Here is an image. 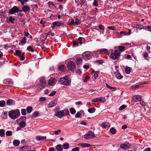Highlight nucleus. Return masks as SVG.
I'll return each mask as SVG.
<instances>
[{"label":"nucleus","instance_id":"f257e3e1","mask_svg":"<svg viewBox=\"0 0 151 151\" xmlns=\"http://www.w3.org/2000/svg\"><path fill=\"white\" fill-rule=\"evenodd\" d=\"M20 115V112L18 109L12 110L9 111V116L10 118L14 119H17Z\"/></svg>","mask_w":151,"mask_h":151},{"label":"nucleus","instance_id":"f03ea898","mask_svg":"<svg viewBox=\"0 0 151 151\" xmlns=\"http://www.w3.org/2000/svg\"><path fill=\"white\" fill-rule=\"evenodd\" d=\"M112 51L113 50H112L110 55V58L114 60L119 59L120 56L121 52L117 49L115 50L114 52Z\"/></svg>","mask_w":151,"mask_h":151},{"label":"nucleus","instance_id":"7ed1b4c3","mask_svg":"<svg viewBox=\"0 0 151 151\" xmlns=\"http://www.w3.org/2000/svg\"><path fill=\"white\" fill-rule=\"evenodd\" d=\"M46 81L45 78L44 77H41L40 78V84L37 86V89L38 91H40L42 89L44 88L46 86Z\"/></svg>","mask_w":151,"mask_h":151},{"label":"nucleus","instance_id":"20e7f679","mask_svg":"<svg viewBox=\"0 0 151 151\" xmlns=\"http://www.w3.org/2000/svg\"><path fill=\"white\" fill-rule=\"evenodd\" d=\"M68 78V76H66L63 78H61L59 80V83L64 85H70L71 83V81Z\"/></svg>","mask_w":151,"mask_h":151},{"label":"nucleus","instance_id":"39448f33","mask_svg":"<svg viewBox=\"0 0 151 151\" xmlns=\"http://www.w3.org/2000/svg\"><path fill=\"white\" fill-rule=\"evenodd\" d=\"M76 65L73 61H70L67 64V67L68 70L73 71L75 69Z\"/></svg>","mask_w":151,"mask_h":151},{"label":"nucleus","instance_id":"423d86ee","mask_svg":"<svg viewBox=\"0 0 151 151\" xmlns=\"http://www.w3.org/2000/svg\"><path fill=\"white\" fill-rule=\"evenodd\" d=\"M95 137V136L94 133L91 131H89L87 132L84 136V137L86 139H93Z\"/></svg>","mask_w":151,"mask_h":151},{"label":"nucleus","instance_id":"0eeeda50","mask_svg":"<svg viewBox=\"0 0 151 151\" xmlns=\"http://www.w3.org/2000/svg\"><path fill=\"white\" fill-rule=\"evenodd\" d=\"M19 11V9L16 6H14L9 11V14H13L15 13L18 12Z\"/></svg>","mask_w":151,"mask_h":151},{"label":"nucleus","instance_id":"6e6552de","mask_svg":"<svg viewBox=\"0 0 151 151\" xmlns=\"http://www.w3.org/2000/svg\"><path fill=\"white\" fill-rule=\"evenodd\" d=\"M55 115L59 118H61L65 116V114L63 110H61L55 112Z\"/></svg>","mask_w":151,"mask_h":151},{"label":"nucleus","instance_id":"1a4fd4ad","mask_svg":"<svg viewBox=\"0 0 151 151\" xmlns=\"http://www.w3.org/2000/svg\"><path fill=\"white\" fill-rule=\"evenodd\" d=\"M58 101V99H55L50 102L48 104L47 107L49 108L52 107L56 105Z\"/></svg>","mask_w":151,"mask_h":151},{"label":"nucleus","instance_id":"9d476101","mask_svg":"<svg viewBox=\"0 0 151 151\" xmlns=\"http://www.w3.org/2000/svg\"><path fill=\"white\" fill-rule=\"evenodd\" d=\"M132 99L134 101L137 102L141 101V97L139 95H135L133 96Z\"/></svg>","mask_w":151,"mask_h":151},{"label":"nucleus","instance_id":"9b49d317","mask_svg":"<svg viewBox=\"0 0 151 151\" xmlns=\"http://www.w3.org/2000/svg\"><path fill=\"white\" fill-rule=\"evenodd\" d=\"M56 82V79L54 78H51L48 81V85L50 86L54 85Z\"/></svg>","mask_w":151,"mask_h":151},{"label":"nucleus","instance_id":"f8f14e48","mask_svg":"<svg viewBox=\"0 0 151 151\" xmlns=\"http://www.w3.org/2000/svg\"><path fill=\"white\" fill-rule=\"evenodd\" d=\"M99 50L100 54H105L108 55L109 54V51H108V50L106 49L103 48L101 49H99Z\"/></svg>","mask_w":151,"mask_h":151},{"label":"nucleus","instance_id":"ddd939ff","mask_svg":"<svg viewBox=\"0 0 151 151\" xmlns=\"http://www.w3.org/2000/svg\"><path fill=\"white\" fill-rule=\"evenodd\" d=\"M76 61L78 67H80L82 63V59L81 58H76Z\"/></svg>","mask_w":151,"mask_h":151},{"label":"nucleus","instance_id":"4468645a","mask_svg":"<svg viewBox=\"0 0 151 151\" xmlns=\"http://www.w3.org/2000/svg\"><path fill=\"white\" fill-rule=\"evenodd\" d=\"M130 146V145L128 143L127 144H122L120 145V147L124 150L128 149Z\"/></svg>","mask_w":151,"mask_h":151},{"label":"nucleus","instance_id":"2eb2a0df","mask_svg":"<svg viewBox=\"0 0 151 151\" xmlns=\"http://www.w3.org/2000/svg\"><path fill=\"white\" fill-rule=\"evenodd\" d=\"M78 146H81L83 147H91L92 145H91L86 143H79L78 144Z\"/></svg>","mask_w":151,"mask_h":151},{"label":"nucleus","instance_id":"dca6fc26","mask_svg":"<svg viewBox=\"0 0 151 151\" xmlns=\"http://www.w3.org/2000/svg\"><path fill=\"white\" fill-rule=\"evenodd\" d=\"M110 124L108 122H103L101 125V127L103 129L109 127Z\"/></svg>","mask_w":151,"mask_h":151},{"label":"nucleus","instance_id":"f3484780","mask_svg":"<svg viewBox=\"0 0 151 151\" xmlns=\"http://www.w3.org/2000/svg\"><path fill=\"white\" fill-rule=\"evenodd\" d=\"M22 10L25 12H30V8L27 6L24 5L22 7Z\"/></svg>","mask_w":151,"mask_h":151},{"label":"nucleus","instance_id":"a211bd4d","mask_svg":"<svg viewBox=\"0 0 151 151\" xmlns=\"http://www.w3.org/2000/svg\"><path fill=\"white\" fill-rule=\"evenodd\" d=\"M52 28H54L55 27H58L60 26L61 23L59 22H55L52 23Z\"/></svg>","mask_w":151,"mask_h":151},{"label":"nucleus","instance_id":"6ab92c4d","mask_svg":"<svg viewBox=\"0 0 151 151\" xmlns=\"http://www.w3.org/2000/svg\"><path fill=\"white\" fill-rule=\"evenodd\" d=\"M20 42L21 43H19V45H25L27 42V38L26 37H24L20 40Z\"/></svg>","mask_w":151,"mask_h":151},{"label":"nucleus","instance_id":"aec40b11","mask_svg":"<svg viewBox=\"0 0 151 151\" xmlns=\"http://www.w3.org/2000/svg\"><path fill=\"white\" fill-rule=\"evenodd\" d=\"M91 57L90 55L86 53L83 55V58L86 60H90Z\"/></svg>","mask_w":151,"mask_h":151},{"label":"nucleus","instance_id":"412c9836","mask_svg":"<svg viewBox=\"0 0 151 151\" xmlns=\"http://www.w3.org/2000/svg\"><path fill=\"white\" fill-rule=\"evenodd\" d=\"M130 29H129V32L122 31L120 32V33L122 34V36L123 35H128L130 34Z\"/></svg>","mask_w":151,"mask_h":151},{"label":"nucleus","instance_id":"4be33fe9","mask_svg":"<svg viewBox=\"0 0 151 151\" xmlns=\"http://www.w3.org/2000/svg\"><path fill=\"white\" fill-rule=\"evenodd\" d=\"M100 54L99 50H98L93 52L92 53V55L93 57H97Z\"/></svg>","mask_w":151,"mask_h":151},{"label":"nucleus","instance_id":"5701e85b","mask_svg":"<svg viewBox=\"0 0 151 151\" xmlns=\"http://www.w3.org/2000/svg\"><path fill=\"white\" fill-rule=\"evenodd\" d=\"M46 139V137L45 136H38L37 137L36 139L38 141L45 140Z\"/></svg>","mask_w":151,"mask_h":151},{"label":"nucleus","instance_id":"b1692460","mask_svg":"<svg viewBox=\"0 0 151 151\" xmlns=\"http://www.w3.org/2000/svg\"><path fill=\"white\" fill-rule=\"evenodd\" d=\"M106 86L109 89L111 90L112 91H114L116 90V87H112L107 83L106 84Z\"/></svg>","mask_w":151,"mask_h":151},{"label":"nucleus","instance_id":"393cba45","mask_svg":"<svg viewBox=\"0 0 151 151\" xmlns=\"http://www.w3.org/2000/svg\"><path fill=\"white\" fill-rule=\"evenodd\" d=\"M57 150L58 151H62L63 148L62 145H58L56 147Z\"/></svg>","mask_w":151,"mask_h":151},{"label":"nucleus","instance_id":"a878e982","mask_svg":"<svg viewBox=\"0 0 151 151\" xmlns=\"http://www.w3.org/2000/svg\"><path fill=\"white\" fill-rule=\"evenodd\" d=\"M99 103H104L106 102V99L105 98L103 97H99Z\"/></svg>","mask_w":151,"mask_h":151},{"label":"nucleus","instance_id":"bb28decb","mask_svg":"<svg viewBox=\"0 0 151 151\" xmlns=\"http://www.w3.org/2000/svg\"><path fill=\"white\" fill-rule=\"evenodd\" d=\"M115 74L116 76L117 77V78L119 79H121L122 78L123 76H122L120 73L118 72H115Z\"/></svg>","mask_w":151,"mask_h":151},{"label":"nucleus","instance_id":"cd10ccee","mask_svg":"<svg viewBox=\"0 0 151 151\" xmlns=\"http://www.w3.org/2000/svg\"><path fill=\"white\" fill-rule=\"evenodd\" d=\"M19 141L17 140H15L13 142V145L15 146H18L19 145Z\"/></svg>","mask_w":151,"mask_h":151},{"label":"nucleus","instance_id":"c85d7f7f","mask_svg":"<svg viewBox=\"0 0 151 151\" xmlns=\"http://www.w3.org/2000/svg\"><path fill=\"white\" fill-rule=\"evenodd\" d=\"M6 104L8 105H11L13 104V101L11 99H8L6 101Z\"/></svg>","mask_w":151,"mask_h":151},{"label":"nucleus","instance_id":"c756f323","mask_svg":"<svg viewBox=\"0 0 151 151\" xmlns=\"http://www.w3.org/2000/svg\"><path fill=\"white\" fill-rule=\"evenodd\" d=\"M118 48L119 51L122 52L125 50V47L124 46H119L118 47Z\"/></svg>","mask_w":151,"mask_h":151},{"label":"nucleus","instance_id":"7c9ffc66","mask_svg":"<svg viewBox=\"0 0 151 151\" xmlns=\"http://www.w3.org/2000/svg\"><path fill=\"white\" fill-rule=\"evenodd\" d=\"M26 110L28 113H30L32 111V107L31 106H28L27 107Z\"/></svg>","mask_w":151,"mask_h":151},{"label":"nucleus","instance_id":"2f4dec72","mask_svg":"<svg viewBox=\"0 0 151 151\" xmlns=\"http://www.w3.org/2000/svg\"><path fill=\"white\" fill-rule=\"evenodd\" d=\"M96 109L94 108H91L88 109V111L91 113H92L94 112Z\"/></svg>","mask_w":151,"mask_h":151},{"label":"nucleus","instance_id":"473e14b6","mask_svg":"<svg viewBox=\"0 0 151 151\" xmlns=\"http://www.w3.org/2000/svg\"><path fill=\"white\" fill-rule=\"evenodd\" d=\"M116 131V130L113 127L111 128L110 130V132L113 134H115Z\"/></svg>","mask_w":151,"mask_h":151},{"label":"nucleus","instance_id":"72a5a7b5","mask_svg":"<svg viewBox=\"0 0 151 151\" xmlns=\"http://www.w3.org/2000/svg\"><path fill=\"white\" fill-rule=\"evenodd\" d=\"M65 68V67L63 65H61L59 67V69L60 71H63Z\"/></svg>","mask_w":151,"mask_h":151},{"label":"nucleus","instance_id":"f704fd0d","mask_svg":"<svg viewBox=\"0 0 151 151\" xmlns=\"http://www.w3.org/2000/svg\"><path fill=\"white\" fill-rule=\"evenodd\" d=\"M70 113L72 114H74L76 113V111L73 108H71L69 109Z\"/></svg>","mask_w":151,"mask_h":151},{"label":"nucleus","instance_id":"c9c22d12","mask_svg":"<svg viewBox=\"0 0 151 151\" xmlns=\"http://www.w3.org/2000/svg\"><path fill=\"white\" fill-rule=\"evenodd\" d=\"M63 147L64 149H67L69 147V144L68 143H64L63 145Z\"/></svg>","mask_w":151,"mask_h":151},{"label":"nucleus","instance_id":"e433bc0d","mask_svg":"<svg viewBox=\"0 0 151 151\" xmlns=\"http://www.w3.org/2000/svg\"><path fill=\"white\" fill-rule=\"evenodd\" d=\"M19 126L21 127L24 128L26 126V123L23 121L19 123Z\"/></svg>","mask_w":151,"mask_h":151},{"label":"nucleus","instance_id":"4c0bfd02","mask_svg":"<svg viewBox=\"0 0 151 151\" xmlns=\"http://www.w3.org/2000/svg\"><path fill=\"white\" fill-rule=\"evenodd\" d=\"M74 22L75 24L76 25H79L81 23L80 20L78 19V18L75 19Z\"/></svg>","mask_w":151,"mask_h":151},{"label":"nucleus","instance_id":"58836bf2","mask_svg":"<svg viewBox=\"0 0 151 151\" xmlns=\"http://www.w3.org/2000/svg\"><path fill=\"white\" fill-rule=\"evenodd\" d=\"M27 50L29 51H31L32 52H33L34 51V50L33 48L31 46H29L27 48Z\"/></svg>","mask_w":151,"mask_h":151},{"label":"nucleus","instance_id":"ea45409f","mask_svg":"<svg viewBox=\"0 0 151 151\" xmlns=\"http://www.w3.org/2000/svg\"><path fill=\"white\" fill-rule=\"evenodd\" d=\"M15 18L10 17L9 19V21L12 23H14V21L15 20Z\"/></svg>","mask_w":151,"mask_h":151},{"label":"nucleus","instance_id":"a19ab883","mask_svg":"<svg viewBox=\"0 0 151 151\" xmlns=\"http://www.w3.org/2000/svg\"><path fill=\"white\" fill-rule=\"evenodd\" d=\"M125 71L127 74H129L130 72V69L129 67H127L125 68Z\"/></svg>","mask_w":151,"mask_h":151},{"label":"nucleus","instance_id":"79ce46f5","mask_svg":"<svg viewBox=\"0 0 151 151\" xmlns=\"http://www.w3.org/2000/svg\"><path fill=\"white\" fill-rule=\"evenodd\" d=\"M99 74V71H96L95 72V73L94 74L93 76L95 79H96L98 77V75Z\"/></svg>","mask_w":151,"mask_h":151},{"label":"nucleus","instance_id":"37998d69","mask_svg":"<svg viewBox=\"0 0 151 151\" xmlns=\"http://www.w3.org/2000/svg\"><path fill=\"white\" fill-rule=\"evenodd\" d=\"M5 133L4 132V130L3 129H0V136L1 137H3L4 136Z\"/></svg>","mask_w":151,"mask_h":151},{"label":"nucleus","instance_id":"c03bdc74","mask_svg":"<svg viewBox=\"0 0 151 151\" xmlns=\"http://www.w3.org/2000/svg\"><path fill=\"white\" fill-rule=\"evenodd\" d=\"M81 116V111L78 112L75 115L76 118H80Z\"/></svg>","mask_w":151,"mask_h":151},{"label":"nucleus","instance_id":"a18cd8bd","mask_svg":"<svg viewBox=\"0 0 151 151\" xmlns=\"http://www.w3.org/2000/svg\"><path fill=\"white\" fill-rule=\"evenodd\" d=\"M12 132L11 131H8L6 133V134L7 136H11L12 135Z\"/></svg>","mask_w":151,"mask_h":151},{"label":"nucleus","instance_id":"49530a36","mask_svg":"<svg viewBox=\"0 0 151 151\" xmlns=\"http://www.w3.org/2000/svg\"><path fill=\"white\" fill-rule=\"evenodd\" d=\"M78 42H76L74 41L73 42V47H76L78 46Z\"/></svg>","mask_w":151,"mask_h":151},{"label":"nucleus","instance_id":"de8ad7c7","mask_svg":"<svg viewBox=\"0 0 151 151\" xmlns=\"http://www.w3.org/2000/svg\"><path fill=\"white\" fill-rule=\"evenodd\" d=\"M5 104V101H4L2 100L0 101V106L1 107H4Z\"/></svg>","mask_w":151,"mask_h":151},{"label":"nucleus","instance_id":"09e8293b","mask_svg":"<svg viewBox=\"0 0 151 151\" xmlns=\"http://www.w3.org/2000/svg\"><path fill=\"white\" fill-rule=\"evenodd\" d=\"M22 114L23 115H26V110L25 109H22L21 111Z\"/></svg>","mask_w":151,"mask_h":151},{"label":"nucleus","instance_id":"8fccbe9b","mask_svg":"<svg viewBox=\"0 0 151 151\" xmlns=\"http://www.w3.org/2000/svg\"><path fill=\"white\" fill-rule=\"evenodd\" d=\"M28 0H18L19 2H20L22 5L24 4L25 2H27Z\"/></svg>","mask_w":151,"mask_h":151},{"label":"nucleus","instance_id":"3c124183","mask_svg":"<svg viewBox=\"0 0 151 151\" xmlns=\"http://www.w3.org/2000/svg\"><path fill=\"white\" fill-rule=\"evenodd\" d=\"M21 53V52L19 50H17L15 51V54L16 55L19 56Z\"/></svg>","mask_w":151,"mask_h":151},{"label":"nucleus","instance_id":"603ef678","mask_svg":"<svg viewBox=\"0 0 151 151\" xmlns=\"http://www.w3.org/2000/svg\"><path fill=\"white\" fill-rule=\"evenodd\" d=\"M99 29L102 30H104V26L101 24H100L99 26Z\"/></svg>","mask_w":151,"mask_h":151},{"label":"nucleus","instance_id":"864d4df0","mask_svg":"<svg viewBox=\"0 0 151 151\" xmlns=\"http://www.w3.org/2000/svg\"><path fill=\"white\" fill-rule=\"evenodd\" d=\"M39 115V112L37 111L35 112L33 114V115L35 118L37 117Z\"/></svg>","mask_w":151,"mask_h":151},{"label":"nucleus","instance_id":"5fc2aeb1","mask_svg":"<svg viewBox=\"0 0 151 151\" xmlns=\"http://www.w3.org/2000/svg\"><path fill=\"white\" fill-rule=\"evenodd\" d=\"M126 107V106L125 105H123L120 107L119 109L120 110H122L124 109Z\"/></svg>","mask_w":151,"mask_h":151},{"label":"nucleus","instance_id":"6e6d98bb","mask_svg":"<svg viewBox=\"0 0 151 151\" xmlns=\"http://www.w3.org/2000/svg\"><path fill=\"white\" fill-rule=\"evenodd\" d=\"M91 101L93 102H96L97 103H99V97L95 99L92 100Z\"/></svg>","mask_w":151,"mask_h":151},{"label":"nucleus","instance_id":"4d7b16f0","mask_svg":"<svg viewBox=\"0 0 151 151\" xmlns=\"http://www.w3.org/2000/svg\"><path fill=\"white\" fill-rule=\"evenodd\" d=\"M137 28L138 29H142L143 28V26L142 25L140 24L137 25Z\"/></svg>","mask_w":151,"mask_h":151},{"label":"nucleus","instance_id":"13d9d810","mask_svg":"<svg viewBox=\"0 0 151 151\" xmlns=\"http://www.w3.org/2000/svg\"><path fill=\"white\" fill-rule=\"evenodd\" d=\"M6 83L7 84H9L10 85H12V82L11 80L8 79L6 81Z\"/></svg>","mask_w":151,"mask_h":151},{"label":"nucleus","instance_id":"bf43d9fd","mask_svg":"<svg viewBox=\"0 0 151 151\" xmlns=\"http://www.w3.org/2000/svg\"><path fill=\"white\" fill-rule=\"evenodd\" d=\"M56 92L55 91H53L50 93L49 95V96H52L55 95Z\"/></svg>","mask_w":151,"mask_h":151},{"label":"nucleus","instance_id":"052dcab7","mask_svg":"<svg viewBox=\"0 0 151 151\" xmlns=\"http://www.w3.org/2000/svg\"><path fill=\"white\" fill-rule=\"evenodd\" d=\"M93 4L95 6H98V1L97 0H94L93 3Z\"/></svg>","mask_w":151,"mask_h":151},{"label":"nucleus","instance_id":"680f3d73","mask_svg":"<svg viewBox=\"0 0 151 151\" xmlns=\"http://www.w3.org/2000/svg\"><path fill=\"white\" fill-rule=\"evenodd\" d=\"M107 28L109 30H113L115 29L116 27L114 26H108L107 27Z\"/></svg>","mask_w":151,"mask_h":151},{"label":"nucleus","instance_id":"e2e57ef3","mask_svg":"<svg viewBox=\"0 0 151 151\" xmlns=\"http://www.w3.org/2000/svg\"><path fill=\"white\" fill-rule=\"evenodd\" d=\"M95 62L99 64H102L103 63V61L102 60H96Z\"/></svg>","mask_w":151,"mask_h":151},{"label":"nucleus","instance_id":"0e129e2a","mask_svg":"<svg viewBox=\"0 0 151 151\" xmlns=\"http://www.w3.org/2000/svg\"><path fill=\"white\" fill-rule=\"evenodd\" d=\"M90 79V77L88 76H86L85 78L83 79V81L84 82H87V80Z\"/></svg>","mask_w":151,"mask_h":151},{"label":"nucleus","instance_id":"69168bd1","mask_svg":"<svg viewBox=\"0 0 151 151\" xmlns=\"http://www.w3.org/2000/svg\"><path fill=\"white\" fill-rule=\"evenodd\" d=\"M144 57V58H145L147 60V58H146L147 57L148 55V53H147V52H145V53H144L143 55H142Z\"/></svg>","mask_w":151,"mask_h":151},{"label":"nucleus","instance_id":"338daca9","mask_svg":"<svg viewBox=\"0 0 151 151\" xmlns=\"http://www.w3.org/2000/svg\"><path fill=\"white\" fill-rule=\"evenodd\" d=\"M75 23L73 19H72L70 22L68 24L70 25H73Z\"/></svg>","mask_w":151,"mask_h":151},{"label":"nucleus","instance_id":"774afa93","mask_svg":"<svg viewBox=\"0 0 151 151\" xmlns=\"http://www.w3.org/2000/svg\"><path fill=\"white\" fill-rule=\"evenodd\" d=\"M79 150V148L78 147H76L72 149V151H78Z\"/></svg>","mask_w":151,"mask_h":151}]
</instances>
